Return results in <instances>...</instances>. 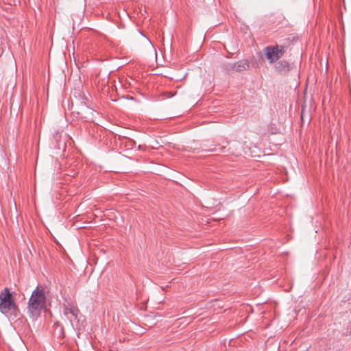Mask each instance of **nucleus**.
<instances>
[{
	"label": "nucleus",
	"instance_id": "obj_6",
	"mask_svg": "<svg viewBox=\"0 0 351 351\" xmlns=\"http://www.w3.org/2000/svg\"><path fill=\"white\" fill-rule=\"evenodd\" d=\"M234 66L235 67V71L240 72L246 70L249 66V64L246 60H241L234 62Z\"/></svg>",
	"mask_w": 351,
	"mask_h": 351
},
{
	"label": "nucleus",
	"instance_id": "obj_1",
	"mask_svg": "<svg viewBox=\"0 0 351 351\" xmlns=\"http://www.w3.org/2000/svg\"><path fill=\"white\" fill-rule=\"evenodd\" d=\"M45 303L46 295L45 291L36 287L28 301L27 309L29 316L32 318L40 316Z\"/></svg>",
	"mask_w": 351,
	"mask_h": 351
},
{
	"label": "nucleus",
	"instance_id": "obj_14",
	"mask_svg": "<svg viewBox=\"0 0 351 351\" xmlns=\"http://www.w3.org/2000/svg\"><path fill=\"white\" fill-rule=\"evenodd\" d=\"M169 93V97H173L175 95L174 93H172L171 92H170Z\"/></svg>",
	"mask_w": 351,
	"mask_h": 351
},
{
	"label": "nucleus",
	"instance_id": "obj_9",
	"mask_svg": "<svg viewBox=\"0 0 351 351\" xmlns=\"http://www.w3.org/2000/svg\"><path fill=\"white\" fill-rule=\"evenodd\" d=\"M276 67L279 72H282L285 68V64L284 61H280L278 62Z\"/></svg>",
	"mask_w": 351,
	"mask_h": 351
},
{
	"label": "nucleus",
	"instance_id": "obj_7",
	"mask_svg": "<svg viewBox=\"0 0 351 351\" xmlns=\"http://www.w3.org/2000/svg\"><path fill=\"white\" fill-rule=\"evenodd\" d=\"M53 138L56 141L58 149H64L66 147V143L64 141V139H62L61 134H60L58 132H56L53 135Z\"/></svg>",
	"mask_w": 351,
	"mask_h": 351
},
{
	"label": "nucleus",
	"instance_id": "obj_11",
	"mask_svg": "<svg viewBox=\"0 0 351 351\" xmlns=\"http://www.w3.org/2000/svg\"><path fill=\"white\" fill-rule=\"evenodd\" d=\"M291 69L293 70V73L294 74V77L298 79L299 77V73H298V66L296 64H294V65H293L291 66Z\"/></svg>",
	"mask_w": 351,
	"mask_h": 351
},
{
	"label": "nucleus",
	"instance_id": "obj_13",
	"mask_svg": "<svg viewBox=\"0 0 351 351\" xmlns=\"http://www.w3.org/2000/svg\"><path fill=\"white\" fill-rule=\"evenodd\" d=\"M88 111H90V114H93L94 112V110L91 108H87Z\"/></svg>",
	"mask_w": 351,
	"mask_h": 351
},
{
	"label": "nucleus",
	"instance_id": "obj_2",
	"mask_svg": "<svg viewBox=\"0 0 351 351\" xmlns=\"http://www.w3.org/2000/svg\"><path fill=\"white\" fill-rule=\"evenodd\" d=\"M17 308L12 298V294L8 288H5L0 293V312L4 315L8 314Z\"/></svg>",
	"mask_w": 351,
	"mask_h": 351
},
{
	"label": "nucleus",
	"instance_id": "obj_8",
	"mask_svg": "<svg viewBox=\"0 0 351 351\" xmlns=\"http://www.w3.org/2000/svg\"><path fill=\"white\" fill-rule=\"evenodd\" d=\"M298 40V36H296L295 34H290L288 35V37H287V44H291L293 43L295 41Z\"/></svg>",
	"mask_w": 351,
	"mask_h": 351
},
{
	"label": "nucleus",
	"instance_id": "obj_15",
	"mask_svg": "<svg viewBox=\"0 0 351 351\" xmlns=\"http://www.w3.org/2000/svg\"><path fill=\"white\" fill-rule=\"evenodd\" d=\"M286 68H287V70L289 69V66L287 64Z\"/></svg>",
	"mask_w": 351,
	"mask_h": 351
},
{
	"label": "nucleus",
	"instance_id": "obj_10",
	"mask_svg": "<svg viewBox=\"0 0 351 351\" xmlns=\"http://www.w3.org/2000/svg\"><path fill=\"white\" fill-rule=\"evenodd\" d=\"M234 62H230L226 64V70L228 71H235Z\"/></svg>",
	"mask_w": 351,
	"mask_h": 351
},
{
	"label": "nucleus",
	"instance_id": "obj_12",
	"mask_svg": "<svg viewBox=\"0 0 351 351\" xmlns=\"http://www.w3.org/2000/svg\"><path fill=\"white\" fill-rule=\"evenodd\" d=\"M304 108H302V113H301V118H302V119H304Z\"/></svg>",
	"mask_w": 351,
	"mask_h": 351
},
{
	"label": "nucleus",
	"instance_id": "obj_5",
	"mask_svg": "<svg viewBox=\"0 0 351 351\" xmlns=\"http://www.w3.org/2000/svg\"><path fill=\"white\" fill-rule=\"evenodd\" d=\"M238 147H241V144L239 142L231 143V147L227 148L226 146H221L219 149L215 148L208 152H219L221 153H228L231 154L238 155L240 154V151L238 149Z\"/></svg>",
	"mask_w": 351,
	"mask_h": 351
},
{
	"label": "nucleus",
	"instance_id": "obj_3",
	"mask_svg": "<svg viewBox=\"0 0 351 351\" xmlns=\"http://www.w3.org/2000/svg\"><path fill=\"white\" fill-rule=\"evenodd\" d=\"M63 313L73 328L78 327L82 315L77 306L68 302L63 306Z\"/></svg>",
	"mask_w": 351,
	"mask_h": 351
},
{
	"label": "nucleus",
	"instance_id": "obj_4",
	"mask_svg": "<svg viewBox=\"0 0 351 351\" xmlns=\"http://www.w3.org/2000/svg\"><path fill=\"white\" fill-rule=\"evenodd\" d=\"M264 52L266 58L270 63H273L278 60L283 54L282 47L279 48V46H269L264 49Z\"/></svg>",
	"mask_w": 351,
	"mask_h": 351
}]
</instances>
